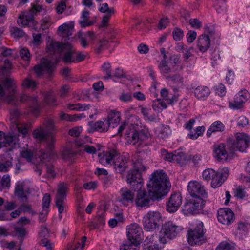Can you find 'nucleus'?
<instances>
[{
    "label": "nucleus",
    "instance_id": "nucleus-1",
    "mask_svg": "<svg viewBox=\"0 0 250 250\" xmlns=\"http://www.w3.org/2000/svg\"><path fill=\"white\" fill-rule=\"evenodd\" d=\"M170 188L171 183L167 174L162 170H156L150 175L147 191L142 188L136 190L135 204L137 207L148 208L151 201L161 199L169 191Z\"/></svg>",
    "mask_w": 250,
    "mask_h": 250
},
{
    "label": "nucleus",
    "instance_id": "nucleus-2",
    "mask_svg": "<svg viewBox=\"0 0 250 250\" xmlns=\"http://www.w3.org/2000/svg\"><path fill=\"white\" fill-rule=\"evenodd\" d=\"M44 125L45 129L40 127L34 130L33 136L34 138L41 141H45L47 144L46 152L43 153V157L45 158V155H46L47 157L51 158L55 155L53 152L56 141L55 132L56 127L55 125V121L52 119H48L44 122Z\"/></svg>",
    "mask_w": 250,
    "mask_h": 250
},
{
    "label": "nucleus",
    "instance_id": "nucleus-3",
    "mask_svg": "<svg viewBox=\"0 0 250 250\" xmlns=\"http://www.w3.org/2000/svg\"><path fill=\"white\" fill-rule=\"evenodd\" d=\"M145 155L144 152H139L137 154V159L133 161V168L129 170L126 175V181L134 190L141 189L143 186L142 173L146 168L143 165L142 160L139 157Z\"/></svg>",
    "mask_w": 250,
    "mask_h": 250
},
{
    "label": "nucleus",
    "instance_id": "nucleus-4",
    "mask_svg": "<svg viewBox=\"0 0 250 250\" xmlns=\"http://www.w3.org/2000/svg\"><path fill=\"white\" fill-rule=\"evenodd\" d=\"M183 229L182 226L176 225L172 221L166 222L162 225L159 232V240L160 242L162 244H166L168 240L178 236Z\"/></svg>",
    "mask_w": 250,
    "mask_h": 250
},
{
    "label": "nucleus",
    "instance_id": "nucleus-5",
    "mask_svg": "<svg viewBox=\"0 0 250 250\" xmlns=\"http://www.w3.org/2000/svg\"><path fill=\"white\" fill-rule=\"evenodd\" d=\"M214 157L219 162H227L232 159L234 151L230 145L227 142L217 143L213 146Z\"/></svg>",
    "mask_w": 250,
    "mask_h": 250
},
{
    "label": "nucleus",
    "instance_id": "nucleus-6",
    "mask_svg": "<svg viewBox=\"0 0 250 250\" xmlns=\"http://www.w3.org/2000/svg\"><path fill=\"white\" fill-rule=\"evenodd\" d=\"M3 86L0 84V99L6 101L8 104L17 105L18 102L15 99V91L12 88L13 81L6 78L3 82Z\"/></svg>",
    "mask_w": 250,
    "mask_h": 250
},
{
    "label": "nucleus",
    "instance_id": "nucleus-7",
    "mask_svg": "<svg viewBox=\"0 0 250 250\" xmlns=\"http://www.w3.org/2000/svg\"><path fill=\"white\" fill-rule=\"evenodd\" d=\"M203 223L200 222L194 228L190 229L187 232V240L188 244L191 246L201 245L206 240Z\"/></svg>",
    "mask_w": 250,
    "mask_h": 250
},
{
    "label": "nucleus",
    "instance_id": "nucleus-8",
    "mask_svg": "<svg viewBox=\"0 0 250 250\" xmlns=\"http://www.w3.org/2000/svg\"><path fill=\"white\" fill-rule=\"evenodd\" d=\"M68 190V184L61 183L58 186L57 191L55 197V205L58 208L60 219L62 218V213L65 208L66 192Z\"/></svg>",
    "mask_w": 250,
    "mask_h": 250
},
{
    "label": "nucleus",
    "instance_id": "nucleus-9",
    "mask_svg": "<svg viewBox=\"0 0 250 250\" xmlns=\"http://www.w3.org/2000/svg\"><path fill=\"white\" fill-rule=\"evenodd\" d=\"M161 214L158 211H149L144 217L143 223L144 229L153 231L159 227L161 220Z\"/></svg>",
    "mask_w": 250,
    "mask_h": 250
},
{
    "label": "nucleus",
    "instance_id": "nucleus-10",
    "mask_svg": "<svg viewBox=\"0 0 250 250\" xmlns=\"http://www.w3.org/2000/svg\"><path fill=\"white\" fill-rule=\"evenodd\" d=\"M247 135L244 133H237L235 135V139L229 138L227 139V143L230 145L233 151L239 150L244 151L247 147Z\"/></svg>",
    "mask_w": 250,
    "mask_h": 250
},
{
    "label": "nucleus",
    "instance_id": "nucleus-11",
    "mask_svg": "<svg viewBox=\"0 0 250 250\" xmlns=\"http://www.w3.org/2000/svg\"><path fill=\"white\" fill-rule=\"evenodd\" d=\"M188 190L190 195L194 198H200L204 200L207 198L208 194L204 187L196 181H191L188 183Z\"/></svg>",
    "mask_w": 250,
    "mask_h": 250
},
{
    "label": "nucleus",
    "instance_id": "nucleus-12",
    "mask_svg": "<svg viewBox=\"0 0 250 250\" xmlns=\"http://www.w3.org/2000/svg\"><path fill=\"white\" fill-rule=\"evenodd\" d=\"M204 204V200L200 198H194L185 203L182 208V211L186 215L191 214L202 209Z\"/></svg>",
    "mask_w": 250,
    "mask_h": 250
},
{
    "label": "nucleus",
    "instance_id": "nucleus-13",
    "mask_svg": "<svg viewBox=\"0 0 250 250\" xmlns=\"http://www.w3.org/2000/svg\"><path fill=\"white\" fill-rule=\"evenodd\" d=\"M125 135L131 143L135 145L139 142L147 140L149 137V133L146 130L142 129L140 131L139 129L137 130L135 129L134 131L129 130L127 131Z\"/></svg>",
    "mask_w": 250,
    "mask_h": 250
},
{
    "label": "nucleus",
    "instance_id": "nucleus-14",
    "mask_svg": "<svg viewBox=\"0 0 250 250\" xmlns=\"http://www.w3.org/2000/svg\"><path fill=\"white\" fill-rule=\"evenodd\" d=\"M54 63L48 59H43L41 63L34 67V70L38 76L46 72L51 75L55 69Z\"/></svg>",
    "mask_w": 250,
    "mask_h": 250
},
{
    "label": "nucleus",
    "instance_id": "nucleus-15",
    "mask_svg": "<svg viewBox=\"0 0 250 250\" xmlns=\"http://www.w3.org/2000/svg\"><path fill=\"white\" fill-rule=\"evenodd\" d=\"M143 233L142 228L137 223H132L126 228V233L128 241L139 242Z\"/></svg>",
    "mask_w": 250,
    "mask_h": 250
},
{
    "label": "nucleus",
    "instance_id": "nucleus-16",
    "mask_svg": "<svg viewBox=\"0 0 250 250\" xmlns=\"http://www.w3.org/2000/svg\"><path fill=\"white\" fill-rule=\"evenodd\" d=\"M249 97L250 94L248 91L245 89L242 90L235 95L233 101L229 102V107L233 109H240Z\"/></svg>",
    "mask_w": 250,
    "mask_h": 250
},
{
    "label": "nucleus",
    "instance_id": "nucleus-17",
    "mask_svg": "<svg viewBox=\"0 0 250 250\" xmlns=\"http://www.w3.org/2000/svg\"><path fill=\"white\" fill-rule=\"evenodd\" d=\"M229 170L228 167L219 168L212 178V187L217 188L220 187L229 176Z\"/></svg>",
    "mask_w": 250,
    "mask_h": 250
},
{
    "label": "nucleus",
    "instance_id": "nucleus-18",
    "mask_svg": "<svg viewBox=\"0 0 250 250\" xmlns=\"http://www.w3.org/2000/svg\"><path fill=\"white\" fill-rule=\"evenodd\" d=\"M234 214L229 208H220L217 212L218 221L224 225H229L234 221Z\"/></svg>",
    "mask_w": 250,
    "mask_h": 250
},
{
    "label": "nucleus",
    "instance_id": "nucleus-19",
    "mask_svg": "<svg viewBox=\"0 0 250 250\" xmlns=\"http://www.w3.org/2000/svg\"><path fill=\"white\" fill-rule=\"evenodd\" d=\"M75 51L71 44L68 42L64 43L63 48L60 53L61 58L63 62L67 64L73 63Z\"/></svg>",
    "mask_w": 250,
    "mask_h": 250
},
{
    "label": "nucleus",
    "instance_id": "nucleus-20",
    "mask_svg": "<svg viewBox=\"0 0 250 250\" xmlns=\"http://www.w3.org/2000/svg\"><path fill=\"white\" fill-rule=\"evenodd\" d=\"M20 101L21 103H27L29 107L30 111L34 115H37L39 112V104L36 97L29 96L23 94L20 96Z\"/></svg>",
    "mask_w": 250,
    "mask_h": 250
},
{
    "label": "nucleus",
    "instance_id": "nucleus-21",
    "mask_svg": "<svg viewBox=\"0 0 250 250\" xmlns=\"http://www.w3.org/2000/svg\"><path fill=\"white\" fill-rule=\"evenodd\" d=\"M182 198L180 193L172 194L167 203V210L170 213L176 212L182 204Z\"/></svg>",
    "mask_w": 250,
    "mask_h": 250
},
{
    "label": "nucleus",
    "instance_id": "nucleus-22",
    "mask_svg": "<svg viewBox=\"0 0 250 250\" xmlns=\"http://www.w3.org/2000/svg\"><path fill=\"white\" fill-rule=\"evenodd\" d=\"M117 154V151L114 149L103 151V153L98 154L99 162L104 166L110 164L111 162L113 163Z\"/></svg>",
    "mask_w": 250,
    "mask_h": 250
},
{
    "label": "nucleus",
    "instance_id": "nucleus-23",
    "mask_svg": "<svg viewBox=\"0 0 250 250\" xmlns=\"http://www.w3.org/2000/svg\"><path fill=\"white\" fill-rule=\"evenodd\" d=\"M119 201L124 206H127L132 203L134 199V192L127 188H122L120 191Z\"/></svg>",
    "mask_w": 250,
    "mask_h": 250
},
{
    "label": "nucleus",
    "instance_id": "nucleus-24",
    "mask_svg": "<svg viewBox=\"0 0 250 250\" xmlns=\"http://www.w3.org/2000/svg\"><path fill=\"white\" fill-rule=\"evenodd\" d=\"M127 160L124 156H120L118 153L117 157L113 162V167L116 172L122 173L128 167Z\"/></svg>",
    "mask_w": 250,
    "mask_h": 250
},
{
    "label": "nucleus",
    "instance_id": "nucleus-25",
    "mask_svg": "<svg viewBox=\"0 0 250 250\" xmlns=\"http://www.w3.org/2000/svg\"><path fill=\"white\" fill-rule=\"evenodd\" d=\"M13 158L7 154L0 155V172H7L12 167Z\"/></svg>",
    "mask_w": 250,
    "mask_h": 250
},
{
    "label": "nucleus",
    "instance_id": "nucleus-26",
    "mask_svg": "<svg viewBox=\"0 0 250 250\" xmlns=\"http://www.w3.org/2000/svg\"><path fill=\"white\" fill-rule=\"evenodd\" d=\"M90 126L91 132L98 131L100 133L105 132L108 131L109 125L107 123L106 119L104 121H98L95 123L89 122Z\"/></svg>",
    "mask_w": 250,
    "mask_h": 250
},
{
    "label": "nucleus",
    "instance_id": "nucleus-27",
    "mask_svg": "<svg viewBox=\"0 0 250 250\" xmlns=\"http://www.w3.org/2000/svg\"><path fill=\"white\" fill-rule=\"evenodd\" d=\"M192 47H188L182 42H178L176 43L175 46V50L178 52L182 53L184 61L188 62L189 58L192 56L191 52Z\"/></svg>",
    "mask_w": 250,
    "mask_h": 250
},
{
    "label": "nucleus",
    "instance_id": "nucleus-28",
    "mask_svg": "<svg viewBox=\"0 0 250 250\" xmlns=\"http://www.w3.org/2000/svg\"><path fill=\"white\" fill-rule=\"evenodd\" d=\"M226 130L225 125L220 121H216L211 124L207 131V136L210 137L212 133L223 132Z\"/></svg>",
    "mask_w": 250,
    "mask_h": 250
},
{
    "label": "nucleus",
    "instance_id": "nucleus-29",
    "mask_svg": "<svg viewBox=\"0 0 250 250\" xmlns=\"http://www.w3.org/2000/svg\"><path fill=\"white\" fill-rule=\"evenodd\" d=\"M121 121V114L119 112L112 111L109 113L106 121L109 127L114 128L117 126Z\"/></svg>",
    "mask_w": 250,
    "mask_h": 250
},
{
    "label": "nucleus",
    "instance_id": "nucleus-30",
    "mask_svg": "<svg viewBox=\"0 0 250 250\" xmlns=\"http://www.w3.org/2000/svg\"><path fill=\"white\" fill-rule=\"evenodd\" d=\"M63 43L52 40L47 43V52L50 54L58 53L60 54L63 48Z\"/></svg>",
    "mask_w": 250,
    "mask_h": 250
},
{
    "label": "nucleus",
    "instance_id": "nucleus-31",
    "mask_svg": "<svg viewBox=\"0 0 250 250\" xmlns=\"http://www.w3.org/2000/svg\"><path fill=\"white\" fill-rule=\"evenodd\" d=\"M79 38L81 45L83 48H86L88 45V42L91 41H93L95 39L94 33L92 31H88L85 33L79 34Z\"/></svg>",
    "mask_w": 250,
    "mask_h": 250
},
{
    "label": "nucleus",
    "instance_id": "nucleus-32",
    "mask_svg": "<svg viewBox=\"0 0 250 250\" xmlns=\"http://www.w3.org/2000/svg\"><path fill=\"white\" fill-rule=\"evenodd\" d=\"M210 45V41L208 36L201 35L198 38V47L200 51L205 52L208 50Z\"/></svg>",
    "mask_w": 250,
    "mask_h": 250
},
{
    "label": "nucleus",
    "instance_id": "nucleus-33",
    "mask_svg": "<svg viewBox=\"0 0 250 250\" xmlns=\"http://www.w3.org/2000/svg\"><path fill=\"white\" fill-rule=\"evenodd\" d=\"M166 79L168 80L169 84L173 85L172 86L174 91H178L179 87L183 84V78L178 74L173 76H167Z\"/></svg>",
    "mask_w": 250,
    "mask_h": 250
},
{
    "label": "nucleus",
    "instance_id": "nucleus-34",
    "mask_svg": "<svg viewBox=\"0 0 250 250\" xmlns=\"http://www.w3.org/2000/svg\"><path fill=\"white\" fill-rule=\"evenodd\" d=\"M35 21L34 19L32 18V16H30L28 13L19 15L17 20L18 23L21 27L34 25Z\"/></svg>",
    "mask_w": 250,
    "mask_h": 250
},
{
    "label": "nucleus",
    "instance_id": "nucleus-35",
    "mask_svg": "<svg viewBox=\"0 0 250 250\" xmlns=\"http://www.w3.org/2000/svg\"><path fill=\"white\" fill-rule=\"evenodd\" d=\"M210 93L209 89L205 86H199L194 90L195 96L200 100H205Z\"/></svg>",
    "mask_w": 250,
    "mask_h": 250
},
{
    "label": "nucleus",
    "instance_id": "nucleus-36",
    "mask_svg": "<svg viewBox=\"0 0 250 250\" xmlns=\"http://www.w3.org/2000/svg\"><path fill=\"white\" fill-rule=\"evenodd\" d=\"M90 13L87 10H83L82 12L79 23L82 28H85L93 25L94 22L89 20Z\"/></svg>",
    "mask_w": 250,
    "mask_h": 250
},
{
    "label": "nucleus",
    "instance_id": "nucleus-37",
    "mask_svg": "<svg viewBox=\"0 0 250 250\" xmlns=\"http://www.w3.org/2000/svg\"><path fill=\"white\" fill-rule=\"evenodd\" d=\"M18 141V138L16 136L8 135L5 136L3 142L5 145V147H10L9 150H11L12 149L19 147Z\"/></svg>",
    "mask_w": 250,
    "mask_h": 250
},
{
    "label": "nucleus",
    "instance_id": "nucleus-38",
    "mask_svg": "<svg viewBox=\"0 0 250 250\" xmlns=\"http://www.w3.org/2000/svg\"><path fill=\"white\" fill-rule=\"evenodd\" d=\"M38 86L37 82L31 78L30 76L25 78L21 83V87L23 89H30L35 90Z\"/></svg>",
    "mask_w": 250,
    "mask_h": 250
},
{
    "label": "nucleus",
    "instance_id": "nucleus-39",
    "mask_svg": "<svg viewBox=\"0 0 250 250\" xmlns=\"http://www.w3.org/2000/svg\"><path fill=\"white\" fill-rule=\"evenodd\" d=\"M158 68L162 75L167 79V76H169V74L172 72V69L168 65L167 62L165 59H162L158 65Z\"/></svg>",
    "mask_w": 250,
    "mask_h": 250
},
{
    "label": "nucleus",
    "instance_id": "nucleus-40",
    "mask_svg": "<svg viewBox=\"0 0 250 250\" xmlns=\"http://www.w3.org/2000/svg\"><path fill=\"white\" fill-rule=\"evenodd\" d=\"M140 243L127 241L124 242L120 247V250H139Z\"/></svg>",
    "mask_w": 250,
    "mask_h": 250
},
{
    "label": "nucleus",
    "instance_id": "nucleus-41",
    "mask_svg": "<svg viewBox=\"0 0 250 250\" xmlns=\"http://www.w3.org/2000/svg\"><path fill=\"white\" fill-rule=\"evenodd\" d=\"M15 195L22 201H26L27 196L25 194L23 185L22 183L18 182L15 188Z\"/></svg>",
    "mask_w": 250,
    "mask_h": 250
},
{
    "label": "nucleus",
    "instance_id": "nucleus-42",
    "mask_svg": "<svg viewBox=\"0 0 250 250\" xmlns=\"http://www.w3.org/2000/svg\"><path fill=\"white\" fill-rule=\"evenodd\" d=\"M101 69L103 74L105 75L103 77L104 80H108L112 77V73L111 72V66L109 62H106L101 66Z\"/></svg>",
    "mask_w": 250,
    "mask_h": 250
},
{
    "label": "nucleus",
    "instance_id": "nucleus-43",
    "mask_svg": "<svg viewBox=\"0 0 250 250\" xmlns=\"http://www.w3.org/2000/svg\"><path fill=\"white\" fill-rule=\"evenodd\" d=\"M90 105L89 104H85L77 103L75 104H69L67 105L68 109L71 110L76 111H84L89 109Z\"/></svg>",
    "mask_w": 250,
    "mask_h": 250
},
{
    "label": "nucleus",
    "instance_id": "nucleus-44",
    "mask_svg": "<svg viewBox=\"0 0 250 250\" xmlns=\"http://www.w3.org/2000/svg\"><path fill=\"white\" fill-rule=\"evenodd\" d=\"M128 124H129L132 129L130 130L134 131L139 129V125L141 124L140 120L139 117L134 115H131L128 119Z\"/></svg>",
    "mask_w": 250,
    "mask_h": 250
},
{
    "label": "nucleus",
    "instance_id": "nucleus-45",
    "mask_svg": "<svg viewBox=\"0 0 250 250\" xmlns=\"http://www.w3.org/2000/svg\"><path fill=\"white\" fill-rule=\"evenodd\" d=\"M169 59L172 61L171 64L173 69L177 70H182L183 68L180 56L178 55H173L170 57Z\"/></svg>",
    "mask_w": 250,
    "mask_h": 250
},
{
    "label": "nucleus",
    "instance_id": "nucleus-46",
    "mask_svg": "<svg viewBox=\"0 0 250 250\" xmlns=\"http://www.w3.org/2000/svg\"><path fill=\"white\" fill-rule=\"evenodd\" d=\"M10 176L8 174L4 175L0 181V191L4 188H8L10 187Z\"/></svg>",
    "mask_w": 250,
    "mask_h": 250
},
{
    "label": "nucleus",
    "instance_id": "nucleus-47",
    "mask_svg": "<svg viewBox=\"0 0 250 250\" xmlns=\"http://www.w3.org/2000/svg\"><path fill=\"white\" fill-rule=\"evenodd\" d=\"M43 10L42 5L31 4V7L29 9L28 13L30 16H32V18L34 19V16H37L38 13L42 12Z\"/></svg>",
    "mask_w": 250,
    "mask_h": 250
},
{
    "label": "nucleus",
    "instance_id": "nucleus-48",
    "mask_svg": "<svg viewBox=\"0 0 250 250\" xmlns=\"http://www.w3.org/2000/svg\"><path fill=\"white\" fill-rule=\"evenodd\" d=\"M234 244L223 241L219 244L216 248V250H234Z\"/></svg>",
    "mask_w": 250,
    "mask_h": 250
},
{
    "label": "nucleus",
    "instance_id": "nucleus-49",
    "mask_svg": "<svg viewBox=\"0 0 250 250\" xmlns=\"http://www.w3.org/2000/svg\"><path fill=\"white\" fill-rule=\"evenodd\" d=\"M44 100L49 105L53 106L56 105V99L52 91L47 92L45 95Z\"/></svg>",
    "mask_w": 250,
    "mask_h": 250
},
{
    "label": "nucleus",
    "instance_id": "nucleus-50",
    "mask_svg": "<svg viewBox=\"0 0 250 250\" xmlns=\"http://www.w3.org/2000/svg\"><path fill=\"white\" fill-rule=\"evenodd\" d=\"M71 30V27L66 23H64L58 27V31L62 32L63 36L67 35V37L71 36L72 35Z\"/></svg>",
    "mask_w": 250,
    "mask_h": 250
},
{
    "label": "nucleus",
    "instance_id": "nucleus-51",
    "mask_svg": "<svg viewBox=\"0 0 250 250\" xmlns=\"http://www.w3.org/2000/svg\"><path fill=\"white\" fill-rule=\"evenodd\" d=\"M161 151L165 160L172 162L177 161L178 159V156L176 154L167 153L165 149H162Z\"/></svg>",
    "mask_w": 250,
    "mask_h": 250
},
{
    "label": "nucleus",
    "instance_id": "nucleus-52",
    "mask_svg": "<svg viewBox=\"0 0 250 250\" xmlns=\"http://www.w3.org/2000/svg\"><path fill=\"white\" fill-rule=\"evenodd\" d=\"M14 232L18 237L21 238H23L27 234V231L23 227L15 226Z\"/></svg>",
    "mask_w": 250,
    "mask_h": 250
},
{
    "label": "nucleus",
    "instance_id": "nucleus-53",
    "mask_svg": "<svg viewBox=\"0 0 250 250\" xmlns=\"http://www.w3.org/2000/svg\"><path fill=\"white\" fill-rule=\"evenodd\" d=\"M119 99L122 102L127 103L132 100V96L131 92L123 91L118 97Z\"/></svg>",
    "mask_w": 250,
    "mask_h": 250
},
{
    "label": "nucleus",
    "instance_id": "nucleus-54",
    "mask_svg": "<svg viewBox=\"0 0 250 250\" xmlns=\"http://www.w3.org/2000/svg\"><path fill=\"white\" fill-rule=\"evenodd\" d=\"M166 102L162 101L161 102H159L158 104L161 106L162 109H165L167 107V104H173L177 101V98L176 97L172 96L171 98H167L165 99Z\"/></svg>",
    "mask_w": 250,
    "mask_h": 250
},
{
    "label": "nucleus",
    "instance_id": "nucleus-55",
    "mask_svg": "<svg viewBox=\"0 0 250 250\" xmlns=\"http://www.w3.org/2000/svg\"><path fill=\"white\" fill-rule=\"evenodd\" d=\"M56 176L54 166L52 165H47L46 174L44 177L47 179L54 178Z\"/></svg>",
    "mask_w": 250,
    "mask_h": 250
},
{
    "label": "nucleus",
    "instance_id": "nucleus-56",
    "mask_svg": "<svg viewBox=\"0 0 250 250\" xmlns=\"http://www.w3.org/2000/svg\"><path fill=\"white\" fill-rule=\"evenodd\" d=\"M99 11L102 13L109 14H113L114 13V10L112 8H109L108 5L106 3L100 4V7L99 9Z\"/></svg>",
    "mask_w": 250,
    "mask_h": 250
},
{
    "label": "nucleus",
    "instance_id": "nucleus-57",
    "mask_svg": "<svg viewBox=\"0 0 250 250\" xmlns=\"http://www.w3.org/2000/svg\"><path fill=\"white\" fill-rule=\"evenodd\" d=\"M173 37L176 41H180L184 37V32L179 28H175L172 32Z\"/></svg>",
    "mask_w": 250,
    "mask_h": 250
},
{
    "label": "nucleus",
    "instance_id": "nucleus-58",
    "mask_svg": "<svg viewBox=\"0 0 250 250\" xmlns=\"http://www.w3.org/2000/svg\"><path fill=\"white\" fill-rule=\"evenodd\" d=\"M216 171L212 169H207L203 171L202 173L203 178L206 180L211 179L213 175H215Z\"/></svg>",
    "mask_w": 250,
    "mask_h": 250
},
{
    "label": "nucleus",
    "instance_id": "nucleus-59",
    "mask_svg": "<svg viewBox=\"0 0 250 250\" xmlns=\"http://www.w3.org/2000/svg\"><path fill=\"white\" fill-rule=\"evenodd\" d=\"M169 131L170 129L168 126L166 125H162L158 134V136L162 139L166 138L168 136Z\"/></svg>",
    "mask_w": 250,
    "mask_h": 250
},
{
    "label": "nucleus",
    "instance_id": "nucleus-60",
    "mask_svg": "<svg viewBox=\"0 0 250 250\" xmlns=\"http://www.w3.org/2000/svg\"><path fill=\"white\" fill-rule=\"evenodd\" d=\"M11 35L14 37L21 38L24 35V32L21 29L13 27L11 30Z\"/></svg>",
    "mask_w": 250,
    "mask_h": 250
},
{
    "label": "nucleus",
    "instance_id": "nucleus-61",
    "mask_svg": "<svg viewBox=\"0 0 250 250\" xmlns=\"http://www.w3.org/2000/svg\"><path fill=\"white\" fill-rule=\"evenodd\" d=\"M86 239V236L83 237L81 243L77 242L73 245L72 248V250H83L85 246Z\"/></svg>",
    "mask_w": 250,
    "mask_h": 250
},
{
    "label": "nucleus",
    "instance_id": "nucleus-62",
    "mask_svg": "<svg viewBox=\"0 0 250 250\" xmlns=\"http://www.w3.org/2000/svg\"><path fill=\"white\" fill-rule=\"evenodd\" d=\"M215 93L220 96H223L226 94V90L225 86L222 83L219 84L214 87Z\"/></svg>",
    "mask_w": 250,
    "mask_h": 250
},
{
    "label": "nucleus",
    "instance_id": "nucleus-63",
    "mask_svg": "<svg viewBox=\"0 0 250 250\" xmlns=\"http://www.w3.org/2000/svg\"><path fill=\"white\" fill-rule=\"evenodd\" d=\"M76 155V153L72 149L66 148L62 152V156L63 159H67L71 158Z\"/></svg>",
    "mask_w": 250,
    "mask_h": 250
},
{
    "label": "nucleus",
    "instance_id": "nucleus-64",
    "mask_svg": "<svg viewBox=\"0 0 250 250\" xmlns=\"http://www.w3.org/2000/svg\"><path fill=\"white\" fill-rule=\"evenodd\" d=\"M144 250H160V247L158 246V245L157 244H154L152 245V243L148 244V242L147 240L146 241V243L144 244Z\"/></svg>",
    "mask_w": 250,
    "mask_h": 250
}]
</instances>
